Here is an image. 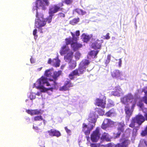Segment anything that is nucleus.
<instances>
[{
	"label": "nucleus",
	"instance_id": "39448f33",
	"mask_svg": "<svg viewBox=\"0 0 147 147\" xmlns=\"http://www.w3.org/2000/svg\"><path fill=\"white\" fill-rule=\"evenodd\" d=\"M93 125H92L88 123L87 125L84 123L82 124V131L86 136H88L90 134L91 131L94 127Z\"/></svg>",
	"mask_w": 147,
	"mask_h": 147
},
{
	"label": "nucleus",
	"instance_id": "6ab92c4d",
	"mask_svg": "<svg viewBox=\"0 0 147 147\" xmlns=\"http://www.w3.org/2000/svg\"><path fill=\"white\" fill-rule=\"evenodd\" d=\"M73 54L74 53L72 51L68 52L64 56V59L65 61L67 62H70L72 59Z\"/></svg>",
	"mask_w": 147,
	"mask_h": 147
},
{
	"label": "nucleus",
	"instance_id": "9b49d317",
	"mask_svg": "<svg viewBox=\"0 0 147 147\" xmlns=\"http://www.w3.org/2000/svg\"><path fill=\"white\" fill-rule=\"evenodd\" d=\"M114 122L110 119L106 118L105 119L101 127L104 129H106L107 128L110 127L112 124H113Z\"/></svg>",
	"mask_w": 147,
	"mask_h": 147
},
{
	"label": "nucleus",
	"instance_id": "ddd939ff",
	"mask_svg": "<svg viewBox=\"0 0 147 147\" xmlns=\"http://www.w3.org/2000/svg\"><path fill=\"white\" fill-rule=\"evenodd\" d=\"M133 118L139 125L145 120V117L142 115H138Z\"/></svg>",
	"mask_w": 147,
	"mask_h": 147
},
{
	"label": "nucleus",
	"instance_id": "052dcab7",
	"mask_svg": "<svg viewBox=\"0 0 147 147\" xmlns=\"http://www.w3.org/2000/svg\"><path fill=\"white\" fill-rule=\"evenodd\" d=\"M143 100L144 103L147 104V97L144 96L143 97Z\"/></svg>",
	"mask_w": 147,
	"mask_h": 147
},
{
	"label": "nucleus",
	"instance_id": "c756f323",
	"mask_svg": "<svg viewBox=\"0 0 147 147\" xmlns=\"http://www.w3.org/2000/svg\"><path fill=\"white\" fill-rule=\"evenodd\" d=\"M118 130L121 132H123L124 130V125L123 123H118Z\"/></svg>",
	"mask_w": 147,
	"mask_h": 147
},
{
	"label": "nucleus",
	"instance_id": "a878e982",
	"mask_svg": "<svg viewBox=\"0 0 147 147\" xmlns=\"http://www.w3.org/2000/svg\"><path fill=\"white\" fill-rule=\"evenodd\" d=\"M61 74V71L60 70L57 71H53L52 78L54 80H56L57 79V78Z\"/></svg>",
	"mask_w": 147,
	"mask_h": 147
},
{
	"label": "nucleus",
	"instance_id": "3c124183",
	"mask_svg": "<svg viewBox=\"0 0 147 147\" xmlns=\"http://www.w3.org/2000/svg\"><path fill=\"white\" fill-rule=\"evenodd\" d=\"M26 111L28 114L30 115H33V110H26Z\"/></svg>",
	"mask_w": 147,
	"mask_h": 147
},
{
	"label": "nucleus",
	"instance_id": "cd10ccee",
	"mask_svg": "<svg viewBox=\"0 0 147 147\" xmlns=\"http://www.w3.org/2000/svg\"><path fill=\"white\" fill-rule=\"evenodd\" d=\"M95 113L97 112L100 115H102L105 113V111L100 108H96L95 109Z\"/></svg>",
	"mask_w": 147,
	"mask_h": 147
},
{
	"label": "nucleus",
	"instance_id": "680f3d73",
	"mask_svg": "<svg viewBox=\"0 0 147 147\" xmlns=\"http://www.w3.org/2000/svg\"><path fill=\"white\" fill-rule=\"evenodd\" d=\"M65 129L66 131V132L68 134H69L71 133V131L69 129H68L67 127H65Z\"/></svg>",
	"mask_w": 147,
	"mask_h": 147
},
{
	"label": "nucleus",
	"instance_id": "f8f14e48",
	"mask_svg": "<svg viewBox=\"0 0 147 147\" xmlns=\"http://www.w3.org/2000/svg\"><path fill=\"white\" fill-rule=\"evenodd\" d=\"M106 104L105 100L99 98H97L95 100V105L96 106L104 108L105 107Z\"/></svg>",
	"mask_w": 147,
	"mask_h": 147
},
{
	"label": "nucleus",
	"instance_id": "c03bdc74",
	"mask_svg": "<svg viewBox=\"0 0 147 147\" xmlns=\"http://www.w3.org/2000/svg\"><path fill=\"white\" fill-rule=\"evenodd\" d=\"M141 135L142 136H145L147 135V126L145 128L144 130L142 131Z\"/></svg>",
	"mask_w": 147,
	"mask_h": 147
},
{
	"label": "nucleus",
	"instance_id": "49530a36",
	"mask_svg": "<svg viewBox=\"0 0 147 147\" xmlns=\"http://www.w3.org/2000/svg\"><path fill=\"white\" fill-rule=\"evenodd\" d=\"M80 55L81 54L80 53L78 52H76L75 53V57L76 59L77 60L79 59L80 57Z\"/></svg>",
	"mask_w": 147,
	"mask_h": 147
},
{
	"label": "nucleus",
	"instance_id": "4c0bfd02",
	"mask_svg": "<svg viewBox=\"0 0 147 147\" xmlns=\"http://www.w3.org/2000/svg\"><path fill=\"white\" fill-rule=\"evenodd\" d=\"M53 16V15L50 14L49 16L47 18L45 19L44 18L45 20L46 21V22H47L48 23H50L51 22Z\"/></svg>",
	"mask_w": 147,
	"mask_h": 147
},
{
	"label": "nucleus",
	"instance_id": "72a5a7b5",
	"mask_svg": "<svg viewBox=\"0 0 147 147\" xmlns=\"http://www.w3.org/2000/svg\"><path fill=\"white\" fill-rule=\"evenodd\" d=\"M75 11L80 15H83L86 13V12L84 11L83 10L79 9V8H76L75 9Z\"/></svg>",
	"mask_w": 147,
	"mask_h": 147
},
{
	"label": "nucleus",
	"instance_id": "a18cd8bd",
	"mask_svg": "<svg viewBox=\"0 0 147 147\" xmlns=\"http://www.w3.org/2000/svg\"><path fill=\"white\" fill-rule=\"evenodd\" d=\"M40 110H38V109H34L33 110V115H38L41 114Z\"/></svg>",
	"mask_w": 147,
	"mask_h": 147
},
{
	"label": "nucleus",
	"instance_id": "f704fd0d",
	"mask_svg": "<svg viewBox=\"0 0 147 147\" xmlns=\"http://www.w3.org/2000/svg\"><path fill=\"white\" fill-rule=\"evenodd\" d=\"M79 20V18H75L70 21V23L72 25H74L78 22Z\"/></svg>",
	"mask_w": 147,
	"mask_h": 147
},
{
	"label": "nucleus",
	"instance_id": "393cba45",
	"mask_svg": "<svg viewBox=\"0 0 147 147\" xmlns=\"http://www.w3.org/2000/svg\"><path fill=\"white\" fill-rule=\"evenodd\" d=\"M115 114V110L114 108H112L111 110L106 112L105 115L107 117H110L112 115H114Z\"/></svg>",
	"mask_w": 147,
	"mask_h": 147
},
{
	"label": "nucleus",
	"instance_id": "864d4df0",
	"mask_svg": "<svg viewBox=\"0 0 147 147\" xmlns=\"http://www.w3.org/2000/svg\"><path fill=\"white\" fill-rule=\"evenodd\" d=\"M121 132L118 131L115 134L114 138H116L119 137L121 134Z\"/></svg>",
	"mask_w": 147,
	"mask_h": 147
},
{
	"label": "nucleus",
	"instance_id": "dca6fc26",
	"mask_svg": "<svg viewBox=\"0 0 147 147\" xmlns=\"http://www.w3.org/2000/svg\"><path fill=\"white\" fill-rule=\"evenodd\" d=\"M71 51L68 46L65 45L61 47L59 53L61 55H63Z\"/></svg>",
	"mask_w": 147,
	"mask_h": 147
},
{
	"label": "nucleus",
	"instance_id": "79ce46f5",
	"mask_svg": "<svg viewBox=\"0 0 147 147\" xmlns=\"http://www.w3.org/2000/svg\"><path fill=\"white\" fill-rule=\"evenodd\" d=\"M55 60V58L52 60L51 58H49L48 60L47 63L49 64H51L53 66Z\"/></svg>",
	"mask_w": 147,
	"mask_h": 147
},
{
	"label": "nucleus",
	"instance_id": "09e8293b",
	"mask_svg": "<svg viewBox=\"0 0 147 147\" xmlns=\"http://www.w3.org/2000/svg\"><path fill=\"white\" fill-rule=\"evenodd\" d=\"M90 146L91 147H100V144H98L92 143Z\"/></svg>",
	"mask_w": 147,
	"mask_h": 147
},
{
	"label": "nucleus",
	"instance_id": "37998d69",
	"mask_svg": "<svg viewBox=\"0 0 147 147\" xmlns=\"http://www.w3.org/2000/svg\"><path fill=\"white\" fill-rule=\"evenodd\" d=\"M103 147H115V144L111 143L103 145Z\"/></svg>",
	"mask_w": 147,
	"mask_h": 147
},
{
	"label": "nucleus",
	"instance_id": "a211bd4d",
	"mask_svg": "<svg viewBox=\"0 0 147 147\" xmlns=\"http://www.w3.org/2000/svg\"><path fill=\"white\" fill-rule=\"evenodd\" d=\"M111 75L113 78L119 79L122 76V74L119 70L116 69L111 72Z\"/></svg>",
	"mask_w": 147,
	"mask_h": 147
},
{
	"label": "nucleus",
	"instance_id": "1a4fd4ad",
	"mask_svg": "<svg viewBox=\"0 0 147 147\" xmlns=\"http://www.w3.org/2000/svg\"><path fill=\"white\" fill-rule=\"evenodd\" d=\"M88 123L95 126V123L97 121L95 112L94 111L91 112L88 118Z\"/></svg>",
	"mask_w": 147,
	"mask_h": 147
},
{
	"label": "nucleus",
	"instance_id": "5fc2aeb1",
	"mask_svg": "<svg viewBox=\"0 0 147 147\" xmlns=\"http://www.w3.org/2000/svg\"><path fill=\"white\" fill-rule=\"evenodd\" d=\"M73 1V0H65V2L66 4L69 5L71 4Z\"/></svg>",
	"mask_w": 147,
	"mask_h": 147
},
{
	"label": "nucleus",
	"instance_id": "c9c22d12",
	"mask_svg": "<svg viewBox=\"0 0 147 147\" xmlns=\"http://www.w3.org/2000/svg\"><path fill=\"white\" fill-rule=\"evenodd\" d=\"M36 6L37 7H38L41 6L43 7L44 5L41 0H36Z\"/></svg>",
	"mask_w": 147,
	"mask_h": 147
},
{
	"label": "nucleus",
	"instance_id": "6e6552de",
	"mask_svg": "<svg viewBox=\"0 0 147 147\" xmlns=\"http://www.w3.org/2000/svg\"><path fill=\"white\" fill-rule=\"evenodd\" d=\"M120 141L121 143L115 144V147H127L130 142L128 139L123 138L120 139Z\"/></svg>",
	"mask_w": 147,
	"mask_h": 147
},
{
	"label": "nucleus",
	"instance_id": "0e129e2a",
	"mask_svg": "<svg viewBox=\"0 0 147 147\" xmlns=\"http://www.w3.org/2000/svg\"><path fill=\"white\" fill-rule=\"evenodd\" d=\"M119 61L118 62V66L119 67H120L121 66V64L122 63V61L121 59H119Z\"/></svg>",
	"mask_w": 147,
	"mask_h": 147
},
{
	"label": "nucleus",
	"instance_id": "412c9836",
	"mask_svg": "<svg viewBox=\"0 0 147 147\" xmlns=\"http://www.w3.org/2000/svg\"><path fill=\"white\" fill-rule=\"evenodd\" d=\"M90 63V62L88 60L85 59L82 61L79 65L86 71V68Z\"/></svg>",
	"mask_w": 147,
	"mask_h": 147
},
{
	"label": "nucleus",
	"instance_id": "f257e3e1",
	"mask_svg": "<svg viewBox=\"0 0 147 147\" xmlns=\"http://www.w3.org/2000/svg\"><path fill=\"white\" fill-rule=\"evenodd\" d=\"M36 17L37 18L35 19V28L38 29L40 33H43L42 28L45 26L46 24V21L44 18V15L42 13H39L37 10Z\"/></svg>",
	"mask_w": 147,
	"mask_h": 147
},
{
	"label": "nucleus",
	"instance_id": "ea45409f",
	"mask_svg": "<svg viewBox=\"0 0 147 147\" xmlns=\"http://www.w3.org/2000/svg\"><path fill=\"white\" fill-rule=\"evenodd\" d=\"M121 102L124 104H127L128 102L126 96H125L121 98Z\"/></svg>",
	"mask_w": 147,
	"mask_h": 147
},
{
	"label": "nucleus",
	"instance_id": "b1692460",
	"mask_svg": "<svg viewBox=\"0 0 147 147\" xmlns=\"http://www.w3.org/2000/svg\"><path fill=\"white\" fill-rule=\"evenodd\" d=\"M81 38L84 42H87L90 39L91 37L85 33L82 34Z\"/></svg>",
	"mask_w": 147,
	"mask_h": 147
},
{
	"label": "nucleus",
	"instance_id": "0eeeda50",
	"mask_svg": "<svg viewBox=\"0 0 147 147\" xmlns=\"http://www.w3.org/2000/svg\"><path fill=\"white\" fill-rule=\"evenodd\" d=\"M136 104V102L135 101L132 104L131 109H130L129 106L128 105H127L125 106L124 110L125 114H126V117L128 119H129L130 116L131 115L132 112Z\"/></svg>",
	"mask_w": 147,
	"mask_h": 147
},
{
	"label": "nucleus",
	"instance_id": "f3484780",
	"mask_svg": "<svg viewBox=\"0 0 147 147\" xmlns=\"http://www.w3.org/2000/svg\"><path fill=\"white\" fill-rule=\"evenodd\" d=\"M82 47V45L81 43L78 42L76 41L72 42L71 43V47L74 51L78 50L80 48Z\"/></svg>",
	"mask_w": 147,
	"mask_h": 147
},
{
	"label": "nucleus",
	"instance_id": "e433bc0d",
	"mask_svg": "<svg viewBox=\"0 0 147 147\" xmlns=\"http://www.w3.org/2000/svg\"><path fill=\"white\" fill-rule=\"evenodd\" d=\"M33 120L34 121H40L42 120V117L41 115H37L34 117Z\"/></svg>",
	"mask_w": 147,
	"mask_h": 147
},
{
	"label": "nucleus",
	"instance_id": "338daca9",
	"mask_svg": "<svg viewBox=\"0 0 147 147\" xmlns=\"http://www.w3.org/2000/svg\"><path fill=\"white\" fill-rule=\"evenodd\" d=\"M138 130V129L136 127L134 128L133 129V132H135L136 133L137 132Z\"/></svg>",
	"mask_w": 147,
	"mask_h": 147
},
{
	"label": "nucleus",
	"instance_id": "aec40b11",
	"mask_svg": "<svg viewBox=\"0 0 147 147\" xmlns=\"http://www.w3.org/2000/svg\"><path fill=\"white\" fill-rule=\"evenodd\" d=\"M54 70L53 68L45 70L44 74V76L47 78H52Z\"/></svg>",
	"mask_w": 147,
	"mask_h": 147
},
{
	"label": "nucleus",
	"instance_id": "7c9ffc66",
	"mask_svg": "<svg viewBox=\"0 0 147 147\" xmlns=\"http://www.w3.org/2000/svg\"><path fill=\"white\" fill-rule=\"evenodd\" d=\"M128 101L130 100H131V102L134 101L133 103L136 101L134 99L133 96L131 94L129 93L126 96Z\"/></svg>",
	"mask_w": 147,
	"mask_h": 147
},
{
	"label": "nucleus",
	"instance_id": "473e14b6",
	"mask_svg": "<svg viewBox=\"0 0 147 147\" xmlns=\"http://www.w3.org/2000/svg\"><path fill=\"white\" fill-rule=\"evenodd\" d=\"M60 61L58 58H55V62L54 63L53 66L55 67H59L60 66Z\"/></svg>",
	"mask_w": 147,
	"mask_h": 147
},
{
	"label": "nucleus",
	"instance_id": "9d476101",
	"mask_svg": "<svg viewBox=\"0 0 147 147\" xmlns=\"http://www.w3.org/2000/svg\"><path fill=\"white\" fill-rule=\"evenodd\" d=\"M74 86L73 84L71 83L70 80L66 81L63 86L61 87L59 90L61 91H65L69 90V88Z\"/></svg>",
	"mask_w": 147,
	"mask_h": 147
},
{
	"label": "nucleus",
	"instance_id": "bb28decb",
	"mask_svg": "<svg viewBox=\"0 0 147 147\" xmlns=\"http://www.w3.org/2000/svg\"><path fill=\"white\" fill-rule=\"evenodd\" d=\"M69 67L71 69H74L76 66V62L75 61H71L70 62H69Z\"/></svg>",
	"mask_w": 147,
	"mask_h": 147
},
{
	"label": "nucleus",
	"instance_id": "4d7b16f0",
	"mask_svg": "<svg viewBox=\"0 0 147 147\" xmlns=\"http://www.w3.org/2000/svg\"><path fill=\"white\" fill-rule=\"evenodd\" d=\"M147 89V87H145L142 89V91L144 92L145 94V96H144L147 97V90H146V89Z\"/></svg>",
	"mask_w": 147,
	"mask_h": 147
},
{
	"label": "nucleus",
	"instance_id": "6e6d98bb",
	"mask_svg": "<svg viewBox=\"0 0 147 147\" xmlns=\"http://www.w3.org/2000/svg\"><path fill=\"white\" fill-rule=\"evenodd\" d=\"M109 33H107L106 35L104 36V39L107 40H108L110 39V36H109Z\"/></svg>",
	"mask_w": 147,
	"mask_h": 147
},
{
	"label": "nucleus",
	"instance_id": "20e7f679",
	"mask_svg": "<svg viewBox=\"0 0 147 147\" xmlns=\"http://www.w3.org/2000/svg\"><path fill=\"white\" fill-rule=\"evenodd\" d=\"M100 128L99 127H97L94 130L90 136V139L93 142H96L100 138L101 134L100 132Z\"/></svg>",
	"mask_w": 147,
	"mask_h": 147
},
{
	"label": "nucleus",
	"instance_id": "5701e85b",
	"mask_svg": "<svg viewBox=\"0 0 147 147\" xmlns=\"http://www.w3.org/2000/svg\"><path fill=\"white\" fill-rule=\"evenodd\" d=\"M101 139L105 140L107 142L111 141V138L108 134L104 132L102 135Z\"/></svg>",
	"mask_w": 147,
	"mask_h": 147
},
{
	"label": "nucleus",
	"instance_id": "de8ad7c7",
	"mask_svg": "<svg viewBox=\"0 0 147 147\" xmlns=\"http://www.w3.org/2000/svg\"><path fill=\"white\" fill-rule=\"evenodd\" d=\"M112 94L115 96H119L120 94V93L117 91V90L116 91H112Z\"/></svg>",
	"mask_w": 147,
	"mask_h": 147
},
{
	"label": "nucleus",
	"instance_id": "69168bd1",
	"mask_svg": "<svg viewBox=\"0 0 147 147\" xmlns=\"http://www.w3.org/2000/svg\"><path fill=\"white\" fill-rule=\"evenodd\" d=\"M31 63H34L35 62V61L34 59L32 58H31L30 59Z\"/></svg>",
	"mask_w": 147,
	"mask_h": 147
},
{
	"label": "nucleus",
	"instance_id": "423d86ee",
	"mask_svg": "<svg viewBox=\"0 0 147 147\" xmlns=\"http://www.w3.org/2000/svg\"><path fill=\"white\" fill-rule=\"evenodd\" d=\"M63 5V4L62 2L59 3L57 5H54L50 8L49 13V14L53 15L54 13L57 12L59 11H62L63 8L61 7Z\"/></svg>",
	"mask_w": 147,
	"mask_h": 147
},
{
	"label": "nucleus",
	"instance_id": "4468645a",
	"mask_svg": "<svg viewBox=\"0 0 147 147\" xmlns=\"http://www.w3.org/2000/svg\"><path fill=\"white\" fill-rule=\"evenodd\" d=\"M49 135L51 136H56L59 137L61 136V134L59 131L55 129H51L47 131Z\"/></svg>",
	"mask_w": 147,
	"mask_h": 147
},
{
	"label": "nucleus",
	"instance_id": "c85d7f7f",
	"mask_svg": "<svg viewBox=\"0 0 147 147\" xmlns=\"http://www.w3.org/2000/svg\"><path fill=\"white\" fill-rule=\"evenodd\" d=\"M98 53V51H92L90 52L89 55L92 58H94L96 57Z\"/></svg>",
	"mask_w": 147,
	"mask_h": 147
},
{
	"label": "nucleus",
	"instance_id": "bf43d9fd",
	"mask_svg": "<svg viewBox=\"0 0 147 147\" xmlns=\"http://www.w3.org/2000/svg\"><path fill=\"white\" fill-rule=\"evenodd\" d=\"M37 30L36 29H34L33 31V34L35 36L37 37L38 36L36 35V34L37 33Z\"/></svg>",
	"mask_w": 147,
	"mask_h": 147
},
{
	"label": "nucleus",
	"instance_id": "a19ab883",
	"mask_svg": "<svg viewBox=\"0 0 147 147\" xmlns=\"http://www.w3.org/2000/svg\"><path fill=\"white\" fill-rule=\"evenodd\" d=\"M136 122L134 119L133 118L132 119V120L131 121V123L129 125V127L131 128L134 127H135V123Z\"/></svg>",
	"mask_w": 147,
	"mask_h": 147
},
{
	"label": "nucleus",
	"instance_id": "13d9d810",
	"mask_svg": "<svg viewBox=\"0 0 147 147\" xmlns=\"http://www.w3.org/2000/svg\"><path fill=\"white\" fill-rule=\"evenodd\" d=\"M58 17L59 18H64L65 17V14L62 13H59L58 14Z\"/></svg>",
	"mask_w": 147,
	"mask_h": 147
},
{
	"label": "nucleus",
	"instance_id": "2f4dec72",
	"mask_svg": "<svg viewBox=\"0 0 147 147\" xmlns=\"http://www.w3.org/2000/svg\"><path fill=\"white\" fill-rule=\"evenodd\" d=\"M65 45L68 46V45L71 44L72 42H74L73 41H74L72 39L71 37L66 38L65 39Z\"/></svg>",
	"mask_w": 147,
	"mask_h": 147
},
{
	"label": "nucleus",
	"instance_id": "4be33fe9",
	"mask_svg": "<svg viewBox=\"0 0 147 147\" xmlns=\"http://www.w3.org/2000/svg\"><path fill=\"white\" fill-rule=\"evenodd\" d=\"M71 34L72 36V39L75 41H76L78 40V36L80 35V32L79 30H77L76 32V34L71 32Z\"/></svg>",
	"mask_w": 147,
	"mask_h": 147
},
{
	"label": "nucleus",
	"instance_id": "8fccbe9b",
	"mask_svg": "<svg viewBox=\"0 0 147 147\" xmlns=\"http://www.w3.org/2000/svg\"><path fill=\"white\" fill-rule=\"evenodd\" d=\"M114 104L113 102H109L107 104V108H109L114 106Z\"/></svg>",
	"mask_w": 147,
	"mask_h": 147
},
{
	"label": "nucleus",
	"instance_id": "603ef678",
	"mask_svg": "<svg viewBox=\"0 0 147 147\" xmlns=\"http://www.w3.org/2000/svg\"><path fill=\"white\" fill-rule=\"evenodd\" d=\"M30 98L31 100H33L36 98L35 94H31L30 96Z\"/></svg>",
	"mask_w": 147,
	"mask_h": 147
},
{
	"label": "nucleus",
	"instance_id": "f03ea898",
	"mask_svg": "<svg viewBox=\"0 0 147 147\" xmlns=\"http://www.w3.org/2000/svg\"><path fill=\"white\" fill-rule=\"evenodd\" d=\"M39 86L37 88L38 89H41L40 91L41 92H45L48 90H50L53 91V88H46L43 85L45 84H46V86H51V85L48 82L47 78L45 77L42 76L40 78L37 80L36 82Z\"/></svg>",
	"mask_w": 147,
	"mask_h": 147
},
{
	"label": "nucleus",
	"instance_id": "e2e57ef3",
	"mask_svg": "<svg viewBox=\"0 0 147 147\" xmlns=\"http://www.w3.org/2000/svg\"><path fill=\"white\" fill-rule=\"evenodd\" d=\"M43 1L45 3V5L47 6H48L49 3L48 0H43Z\"/></svg>",
	"mask_w": 147,
	"mask_h": 147
},
{
	"label": "nucleus",
	"instance_id": "58836bf2",
	"mask_svg": "<svg viewBox=\"0 0 147 147\" xmlns=\"http://www.w3.org/2000/svg\"><path fill=\"white\" fill-rule=\"evenodd\" d=\"M111 55H108L107 56V57L105 61V64L106 66L109 63L111 60Z\"/></svg>",
	"mask_w": 147,
	"mask_h": 147
},
{
	"label": "nucleus",
	"instance_id": "7ed1b4c3",
	"mask_svg": "<svg viewBox=\"0 0 147 147\" xmlns=\"http://www.w3.org/2000/svg\"><path fill=\"white\" fill-rule=\"evenodd\" d=\"M86 71L83 68L79 65L78 68L73 70L69 75L68 77L71 80H74L75 76H80L83 74Z\"/></svg>",
	"mask_w": 147,
	"mask_h": 147
},
{
	"label": "nucleus",
	"instance_id": "2eb2a0df",
	"mask_svg": "<svg viewBox=\"0 0 147 147\" xmlns=\"http://www.w3.org/2000/svg\"><path fill=\"white\" fill-rule=\"evenodd\" d=\"M102 42V40H100L97 39L92 44V48L95 49H100L101 47Z\"/></svg>",
	"mask_w": 147,
	"mask_h": 147
},
{
	"label": "nucleus",
	"instance_id": "774afa93",
	"mask_svg": "<svg viewBox=\"0 0 147 147\" xmlns=\"http://www.w3.org/2000/svg\"><path fill=\"white\" fill-rule=\"evenodd\" d=\"M144 117L145 119V120L147 121V112L144 115Z\"/></svg>",
	"mask_w": 147,
	"mask_h": 147
}]
</instances>
